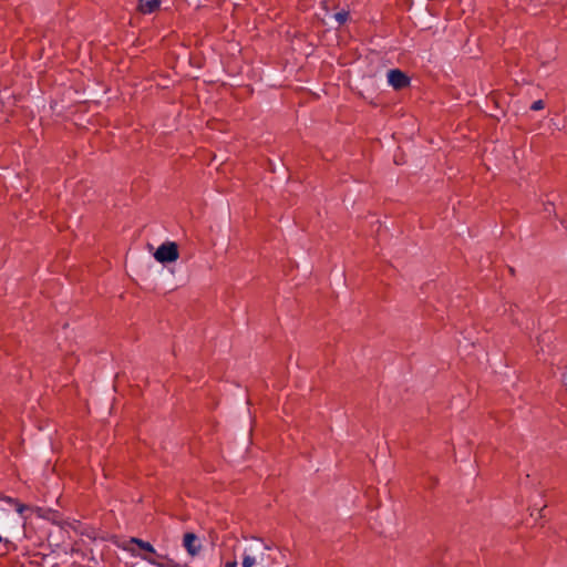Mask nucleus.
Returning a JSON list of instances; mask_svg holds the SVG:
<instances>
[{"label": "nucleus", "mask_w": 567, "mask_h": 567, "mask_svg": "<svg viewBox=\"0 0 567 567\" xmlns=\"http://www.w3.org/2000/svg\"><path fill=\"white\" fill-rule=\"evenodd\" d=\"M178 246L174 241L162 244L154 252V258L162 264L174 262L178 259Z\"/></svg>", "instance_id": "obj_1"}, {"label": "nucleus", "mask_w": 567, "mask_h": 567, "mask_svg": "<svg viewBox=\"0 0 567 567\" xmlns=\"http://www.w3.org/2000/svg\"><path fill=\"white\" fill-rule=\"evenodd\" d=\"M183 546L186 551L192 556H197L202 550V545L196 534L186 533L183 538Z\"/></svg>", "instance_id": "obj_2"}, {"label": "nucleus", "mask_w": 567, "mask_h": 567, "mask_svg": "<svg viewBox=\"0 0 567 567\" xmlns=\"http://www.w3.org/2000/svg\"><path fill=\"white\" fill-rule=\"evenodd\" d=\"M143 559L148 561L150 564L157 566V567H182L181 564L175 561L174 559L169 558L166 555H158L156 556H143Z\"/></svg>", "instance_id": "obj_3"}, {"label": "nucleus", "mask_w": 567, "mask_h": 567, "mask_svg": "<svg viewBox=\"0 0 567 567\" xmlns=\"http://www.w3.org/2000/svg\"><path fill=\"white\" fill-rule=\"evenodd\" d=\"M410 78L406 73H388V82L395 89L401 90L410 84Z\"/></svg>", "instance_id": "obj_4"}, {"label": "nucleus", "mask_w": 567, "mask_h": 567, "mask_svg": "<svg viewBox=\"0 0 567 567\" xmlns=\"http://www.w3.org/2000/svg\"><path fill=\"white\" fill-rule=\"evenodd\" d=\"M159 7V0H140L138 9L142 13H152Z\"/></svg>", "instance_id": "obj_5"}, {"label": "nucleus", "mask_w": 567, "mask_h": 567, "mask_svg": "<svg viewBox=\"0 0 567 567\" xmlns=\"http://www.w3.org/2000/svg\"><path fill=\"white\" fill-rule=\"evenodd\" d=\"M131 543L136 544L141 549H143V550L150 553L151 555H153V557L156 556V550L152 546L151 543L145 542V540L140 539V538H136V537H132L131 538Z\"/></svg>", "instance_id": "obj_6"}, {"label": "nucleus", "mask_w": 567, "mask_h": 567, "mask_svg": "<svg viewBox=\"0 0 567 567\" xmlns=\"http://www.w3.org/2000/svg\"><path fill=\"white\" fill-rule=\"evenodd\" d=\"M334 19L339 22V23H344L348 19V12L346 11H341V12H338L334 14Z\"/></svg>", "instance_id": "obj_7"}, {"label": "nucleus", "mask_w": 567, "mask_h": 567, "mask_svg": "<svg viewBox=\"0 0 567 567\" xmlns=\"http://www.w3.org/2000/svg\"><path fill=\"white\" fill-rule=\"evenodd\" d=\"M255 565V558L246 555L243 559V567H252Z\"/></svg>", "instance_id": "obj_8"}, {"label": "nucleus", "mask_w": 567, "mask_h": 567, "mask_svg": "<svg viewBox=\"0 0 567 567\" xmlns=\"http://www.w3.org/2000/svg\"><path fill=\"white\" fill-rule=\"evenodd\" d=\"M544 107H545V104H544V102H543L542 100H537V101H535V102L532 104V106H530V109H532L533 111H539V110H543Z\"/></svg>", "instance_id": "obj_9"}, {"label": "nucleus", "mask_w": 567, "mask_h": 567, "mask_svg": "<svg viewBox=\"0 0 567 567\" xmlns=\"http://www.w3.org/2000/svg\"><path fill=\"white\" fill-rule=\"evenodd\" d=\"M225 567H237V563L234 560V561H227Z\"/></svg>", "instance_id": "obj_10"}, {"label": "nucleus", "mask_w": 567, "mask_h": 567, "mask_svg": "<svg viewBox=\"0 0 567 567\" xmlns=\"http://www.w3.org/2000/svg\"><path fill=\"white\" fill-rule=\"evenodd\" d=\"M23 509H24V506H23V505H20V506H19V508H18V512H19V513H22V512H23Z\"/></svg>", "instance_id": "obj_11"}, {"label": "nucleus", "mask_w": 567, "mask_h": 567, "mask_svg": "<svg viewBox=\"0 0 567 567\" xmlns=\"http://www.w3.org/2000/svg\"><path fill=\"white\" fill-rule=\"evenodd\" d=\"M513 308H514V307H513V306H511V309H509V310H511V313H512V315H513V313H515V310H514Z\"/></svg>", "instance_id": "obj_12"}, {"label": "nucleus", "mask_w": 567, "mask_h": 567, "mask_svg": "<svg viewBox=\"0 0 567 567\" xmlns=\"http://www.w3.org/2000/svg\"><path fill=\"white\" fill-rule=\"evenodd\" d=\"M389 71L396 72V71H399V69L394 68V69H390Z\"/></svg>", "instance_id": "obj_13"}, {"label": "nucleus", "mask_w": 567, "mask_h": 567, "mask_svg": "<svg viewBox=\"0 0 567 567\" xmlns=\"http://www.w3.org/2000/svg\"><path fill=\"white\" fill-rule=\"evenodd\" d=\"M2 542V537L0 536V543Z\"/></svg>", "instance_id": "obj_14"}]
</instances>
